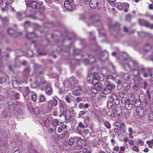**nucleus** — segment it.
Returning a JSON list of instances; mask_svg holds the SVG:
<instances>
[{
    "instance_id": "nucleus-1",
    "label": "nucleus",
    "mask_w": 153,
    "mask_h": 153,
    "mask_svg": "<svg viewBox=\"0 0 153 153\" xmlns=\"http://www.w3.org/2000/svg\"><path fill=\"white\" fill-rule=\"evenodd\" d=\"M145 113L143 107L141 106H139L136 109L135 113L134 115V117L136 119L140 120L144 117Z\"/></svg>"
},
{
    "instance_id": "nucleus-2",
    "label": "nucleus",
    "mask_w": 153,
    "mask_h": 153,
    "mask_svg": "<svg viewBox=\"0 0 153 153\" xmlns=\"http://www.w3.org/2000/svg\"><path fill=\"white\" fill-rule=\"evenodd\" d=\"M94 80H102L99 77V75L97 73H94L91 78L90 76H88L87 77L88 82L89 83H91L94 85Z\"/></svg>"
},
{
    "instance_id": "nucleus-3",
    "label": "nucleus",
    "mask_w": 153,
    "mask_h": 153,
    "mask_svg": "<svg viewBox=\"0 0 153 153\" xmlns=\"http://www.w3.org/2000/svg\"><path fill=\"white\" fill-rule=\"evenodd\" d=\"M138 22L139 24L141 26H144L151 29H153V24L150 23L146 20L140 19L138 20Z\"/></svg>"
},
{
    "instance_id": "nucleus-4",
    "label": "nucleus",
    "mask_w": 153,
    "mask_h": 153,
    "mask_svg": "<svg viewBox=\"0 0 153 153\" xmlns=\"http://www.w3.org/2000/svg\"><path fill=\"white\" fill-rule=\"evenodd\" d=\"M74 138L77 140L76 142L78 148L86 146L87 143L85 140L82 139L80 137H75Z\"/></svg>"
},
{
    "instance_id": "nucleus-5",
    "label": "nucleus",
    "mask_w": 153,
    "mask_h": 153,
    "mask_svg": "<svg viewBox=\"0 0 153 153\" xmlns=\"http://www.w3.org/2000/svg\"><path fill=\"white\" fill-rule=\"evenodd\" d=\"M141 71H143V77L145 78L147 77L150 74L151 77L153 78V70L150 69V68H147L145 69H142Z\"/></svg>"
},
{
    "instance_id": "nucleus-6",
    "label": "nucleus",
    "mask_w": 153,
    "mask_h": 153,
    "mask_svg": "<svg viewBox=\"0 0 153 153\" xmlns=\"http://www.w3.org/2000/svg\"><path fill=\"white\" fill-rule=\"evenodd\" d=\"M73 89L72 94L76 96L80 95L82 91V87L76 86L74 87Z\"/></svg>"
},
{
    "instance_id": "nucleus-7",
    "label": "nucleus",
    "mask_w": 153,
    "mask_h": 153,
    "mask_svg": "<svg viewBox=\"0 0 153 153\" xmlns=\"http://www.w3.org/2000/svg\"><path fill=\"white\" fill-rule=\"evenodd\" d=\"M57 100L55 98L48 101V108L51 109L56 106L57 104Z\"/></svg>"
},
{
    "instance_id": "nucleus-8",
    "label": "nucleus",
    "mask_w": 153,
    "mask_h": 153,
    "mask_svg": "<svg viewBox=\"0 0 153 153\" xmlns=\"http://www.w3.org/2000/svg\"><path fill=\"white\" fill-rule=\"evenodd\" d=\"M98 0H91L89 2V6L92 9L95 8L98 6Z\"/></svg>"
},
{
    "instance_id": "nucleus-9",
    "label": "nucleus",
    "mask_w": 153,
    "mask_h": 153,
    "mask_svg": "<svg viewBox=\"0 0 153 153\" xmlns=\"http://www.w3.org/2000/svg\"><path fill=\"white\" fill-rule=\"evenodd\" d=\"M34 67L35 69V72L37 75L40 74L42 73V68L40 65L38 64H35Z\"/></svg>"
},
{
    "instance_id": "nucleus-10",
    "label": "nucleus",
    "mask_w": 153,
    "mask_h": 153,
    "mask_svg": "<svg viewBox=\"0 0 153 153\" xmlns=\"http://www.w3.org/2000/svg\"><path fill=\"white\" fill-rule=\"evenodd\" d=\"M110 99L112 100V101L114 102L117 105L119 104V101L118 100L117 95L115 94H112L111 95L109 96Z\"/></svg>"
},
{
    "instance_id": "nucleus-11",
    "label": "nucleus",
    "mask_w": 153,
    "mask_h": 153,
    "mask_svg": "<svg viewBox=\"0 0 153 153\" xmlns=\"http://www.w3.org/2000/svg\"><path fill=\"white\" fill-rule=\"evenodd\" d=\"M145 69L144 68H141L138 70L134 69L133 71V74L135 76H138L140 75V74H142L143 76V71H141V69Z\"/></svg>"
},
{
    "instance_id": "nucleus-12",
    "label": "nucleus",
    "mask_w": 153,
    "mask_h": 153,
    "mask_svg": "<svg viewBox=\"0 0 153 153\" xmlns=\"http://www.w3.org/2000/svg\"><path fill=\"white\" fill-rule=\"evenodd\" d=\"M94 86L95 89L97 91L101 90L102 88V85L100 82H94Z\"/></svg>"
},
{
    "instance_id": "nucleus-13",
    "label": "nucleus",
    "mask_w": 153,
    "mask_h": 153,
    "mask_svg": "<svg viewBox=\"0 0 153 153\" xmlns=\"http://www.w3.org/2000/svg\"><path fill=\"white\" fill-rule=\"evenodd\" d=\"M22 91L24 97H25V96H26L29 94L30 91L28 87H25L22 88Z\"/></svg>"
},
{
    "instance_id": "nucleus-14",
    "label": "nucleus",
    "mask_w": 153,
    "mask_h": 153,
    "mask_svg": "<svg viewBox=\"0 0 153 153\" xmlns=\"http://www.w3.org/2000/svg\"><path fill=\"white\" fill-rule=\"evenodd\" d=\"M34 9H36L39 8L40 4L35 1H31L30 2V6Z\"/></svg>"
},
{
    "instance_id": "nucleus-15",
    "label": "nucleus",
    "mask_w": 153,
    "mask_h": 153,
    "mask_svg": "<svg viewBox=\"0 0 153 153\" xmlns=\"http://www.w3.org/2000/svg\"><path fill=\"white\" fill-rule=\"evenodd\" d=\"M64 85L65 88H68L71 87L72 84L70 81L68 80H66L64 81Z\"/></svg>"
},
{
    "instance_id": "nucleus-16",
    "label": "nucleus",
    "mask_w": 153,
    "mask_h": 153,
    "mask_svg": "<svg viewBox=\"0 0 153 153\" xmlns=\"http://www.w3.org/2000/svg\"><path fill=\"white\" fill-rule=\"evenodd\" d=\"M67 125L66 124H63L58 128L57 131L59 133L62 132L63 131L65 128H67Z\"/></svg>"
},
{
    "instance_id": "nucleus-17",
    "label": "nucleus",
    "mask_w": 153,
    "mask_h": 153,
    "mask_svg": "<svg viewBox=\"0 0 153 153\" xmlns=\"http://www.w3.org/2000/svg\"><path fill=\"white\" fill-rule=\"evenodd\" d=\"M89 107V105L87 103H85L84 105L83 103H80L78 105V107L80 109L84 108L85 109L88 108Z\"/></svg>"
},
{
    "instance_id": "nucleus-18",
    "label": "nucleus",
    "mask_w": 153,
    "mask_h": 153,
    "mask_svg": "<svg viewBox=\"0 0 153 153\" xmlns=\"http://www.w3.org/2000/svg\"><path fill=\"white\" fill-rule=\"evenodd\" d=\"M26 36L27 39H32L34 38L35 37H37L33 33H28L26 34Z\"/></svg>"
},
{
    "instance_id": "nucleus-19",
    "label": "nucleus",
    "mask_w": 153,
    "mask_h": 153,
    "mask_svg": "<svg viewBox=\"0 0 153 153\" xmlns=\"http://www.w3.org/2000/svg\"><path fill=\"white\" fill-rule=\"evenodd\" d=\"M133 105L132 104L129 102L128 101L126 103L125 107L127 110H130L132 108Z\"/></svg>"
},
{
    "instance_id": "nucleus-20",
    "label": "nucleus",
    "mask_w": 153,
    "mask_h": 153,
    "mask_svg": "<svg viewBox=\"0 0 153 153\" xmlns=\"http://www.w3.org/2000/svg\"><path fill=\"white\" fill-rule=\"evenodd\" d=\"M38 53L40 55H45L46 53V51L44 49V47H42L38 50Z\"/></svg>"
},
{
    "instance_id": "nucleus-21",
    "label": "nucleus",
    "mask_w": 153,
    "mask_h": 153,
    "mask_svg": "<svg viewBox=\"0 0 153 153\" xmlns=\"http://www.w3.org/2000/svg\"><path fill=\"white\" fill-rule=\"evenodd\" d=\"M52 124L53 127L56 128V127L58 125H59V121L56 119H53L52 120Z\"/></svg>"
},
{
    "instance_id": "nucleus-22",
    "label": "nucleus",
    "mask_w": 153,
    "mask_h": 153,
    "mask_svg": "<svg viewBox=\"0 0 153 153\" xmlns=\"http://www.w3.org/2000/svg\"><path fill=\"white\" fill-rule=\"evenodd\" d=\"M120 25L118 23H116L112 26V28L114 31L117 30H119Z\"/></svg>"
},
{
    "instance_id": "nucleus-23",
    "label": "nucleus",
    "mask_w": 153,
    "mask_h": 153,
    "mask_svg": "<svg viewBox=\"0 0 153 153\" xmlns=\"http://www.w3.org/2000/svg\"><path fill=\"white\" fill-rule=\"evenodd\" d=\"M71 3L66 0L65 1L64 3V6L65 8L68 10L69 9L70 7Z\"/></svg>"
},
{
    "instance_id": "nucleus-24",
    "label": "nucleus",
    "mask_w": 153,
    "mask_h": 153,
    "mask_svg": "<svg viewBox=\"0 0 153 153\" xmlns=\"http://www.w3.org/2000/svg\"><path fill=\"white\" fill-rule=\"evenodd\" d=\"M115 87V85L110 83H108L107 86V89L109 90L114 89Z\"/></svg>"
},
{
    "instance_id": "nucleus-25",
    "label": "nucleus",
    "mask_w": 153,
    "mask_h": 153,
    "mask_svg": "<svg viewBox=\"0 0 153 153\" xmlns=\"http://www.w3.org/2000/svg\"><path fill=\"white\" fill-rule=\"evenodd\" d=\"M120 128H121L122 131L125 132L126 131V125L124 123H122L120 126Z\"/></svg>"
},
{
    "instance_id": "nucleus-26",
    "label": "nucleus",
    "mask_w": 153,
    "mask_h": 153,
    "mask_svg": "<svg viewBox=\"0 0 153 153\" xmlns=\"http://www.w3.org/2000/svg\"><path fill=\"white\" fill-rule=\"evenodd\" d=\"M151 49V47L148 44L146 45L145 46L144 50L146 52L149 51Z\"/></svg>"
},
{
    "instance_id": "nucleus-27",
    "label": "nucleus",
    "mask_w": 153,
    "mask_h": 153,
    "mask_svg": "<svg viewBox=\"0 0 153 153\" xmlns=\"http://www.w3.org/2000/svg\"><path fill=\"white\" fill-rule=\"evenodd\" d=\"M89 61L91 64L95 62V59L93 56H90L89 57Z\"/></svg>"
},
{
    "instance_id": "nucleus-28",
    "label": "nucleus",
    "mask_w": 153,
    "mask_h": 153,
    "mask_svg": "<svg viewBox=\"0 0 153 153\" xmlns=\"http://www.w3.org/2000/svg\"><path fill=\"white\" fill-rule=\"evenodd\" d=\"M74 142V138L71 137L70 138L68 142V144L69 146H72Z\"/></svg>"
},
{
    "instance_id": "nucleus-29",
    "label": "nucleus",
    "mask_w": 153,
    "mask_h": 153,
    "mask_svg": "<svg viewBox=\"0 0 153 153\" xmlns=\"http://www.w3.org/2000/svg\"><path fill=\"white\" fill-rule=\"evenodd\" d=\"M112 101L111 100H108L107 103V106L109 109H111L112 107L113 103Z\"/></svg>"
},
{
    "instance_id": "nucleus-30",
    "label": "nucleus",
    "mask_w": 153,
    "mask_h": 153,
    "mask_svg": "<svg viewBox=\"0 0 153 153\" xmlns=\"http://www.w3.org/2000/svg\"><path fill=\"white\" fill-rule=\"evenodd\" d=\"M151 100L148 99L147 97L144 98V102L146 105H149L150 104Z\"/></svg>"
},
{
    "instance_id": "nucleus-31",
    "label": "nucleus",
    "mask_w": 153,
    "mask_h": 153,
    "mask_svg": "<svg viewBox=\"0 0 153 153\" xmlns=\"http://www.w3.org/2000/svg\"><path fill=\"white\" fill-rule=\"evenodd\" d=\"M78 148L80 149V151L81 152H82L83 153H86L87 151V149L84 147L80 148Z\"/></svg>"
},
{
    "instance_id": "nucleus-32",
    "label": "nucleus",
    "mask_w": 153,
    "mask_h": 153,
    "mask_svg": "<svg viewBox=\"0 0 153 153\" xmlns=\"http://www.w3.org/2000/svg\"><path fill=\"white\" fill-rule=\"evenodd\" d=\"M81 52V50L79 49H75L74 50V54L75 55L79 54Z\"/></svg>"
},
{
    "instance_id": "nucleus-33",
    "label": "nucleus",
    "mask_w": 153,
    "mask_h": 153,
    "mask_svg": "<svg viewBox=\"0 0 153 153\" xmlns=\"http://www.w3.org/2000/svg\"><path fill=\"white\" fill-rule=\"evenodd\" d=\"M138 35L140 37H144L146 34V33L143 31L138 32Z\"/></svg>"
},
{
    "instance_id": "nucleus-34",
    "label": "nucleus",
    "mask_w": 153,
    "mask_h": 153,
    "mask_svg": "<svg viewBox=\"0 0 153 153\" xmlns=\"http://www.w3.org/2000/svg\"><path fill=\"white\" fill-rule=\"evenodd\" d=\"M121 129L120 127L118 128H115L114 129V132L115 133H117L119 134L120 131Z\"/></svg>"
},
{
    "instance_id": "nucleus-35",
    "label": "nucleus",
    "mask_w": 153,
    "mask_h": 153,
    "mask_svg": "<svg viewBox=\"0 0 153 153\" xmlns=\"http://www.w3.org/2000/svg\"><path fill=\"white\" fill-rule=\"evenodd\" d=\"M30 69L29 68H28L26 69L24 71V73L27 76V75H28L30 72Z\"/></svg>"
},
{
    "instance_id": "nucleus-36",
    "label": "nucleus",
    "mask_w": 153,
    "mask_h": 153,
    "mask_svg": "<svg viewBox=\"0 0 153 153\" xmlns=\"http://www.w3.org/2000/svg\"><path fill=\"white\" fill-rule=\"evenodd\" d=\"M104 125L105 127H107L108 129L110 128L111 127L108 121H106L105 122Z\"/></svg>"
},
{
    "instance_id": "nucleus-37",
    "label": "nucleus",
    "mask_w": 153,
    "mask_h": 153,
    "mask_svg": "<svg viewBox=\"0 0 153 153\" xmlns=\"http://www.w3.org/2000/svg\"><path fill=\"white\" fill-rule=\"evenodd\" d=\"M7 31L10 35L14 34L15 33V31L11 28L7 30Z\"/></svg>"
},
{
    "instance_id": "nucleus-38",
    "label": "nucleus",
    "mask_w": 153,
    "mask_h": 153,
    "mask_svg": "<svg viewBox=\"0 0 153 153\" xmlns=\"http://www.w3.org/2000/svg\"><path fill=\"white\" fill-rule=\"evenodd\" d=\"M71 79L75 84H76L78 83V81L75 77L72 76L71 77Z\"/></svg>"
},
{
    "instance_id": "nucleus-39",
    "label": "nucleus",
    "mask_w": 153,
    "mask_h": 153,
    "mask_svg": "<svg viewBox=\"0 0 153 153\" xmlns=\"http://www.w3.org/2000/svg\"><path fill=\"white\" fill-rule=\"evenodd\" d=\"M137 143L141 146H143L144 144V142L140 139H138L137 140Z\"/></svg>"
},
{
    "instance_id": "nucleus-40",
    "label": "nucleus",
    "mask_w": 153,
    "mask_h": 153,
    "mask_svg": "<svg viewBox=\"0 0 153 153\" xmlns=\"http://www.w3.org/2000/svg\"><path fill=\"white\" fill-rule=\"evenodd\" d=\"M123 32L126 33H128L129 31V30L127 27L124 26L123 27Z\"/></svg>"
},
{
    "instance_id": "nucleus-41",
    "label": "nucleus",
    "mask_w": 153,
    "mask_h": 153,
    "mask_svg": "<svg viewBox=\"0 0 153 153\" xmlns=\"http://www.w3.org/2000/svg\"><path fill=\"white\" fill-rule=\"evenodd\" d=\"M110 70L111 72L113 74H115L116 72L115 68L113 65H111V68L110 69Z\"/></svg>"
},
{
    "instance_id": "nucleus-42",
    "label": "nucleus",
    "mask_w": 153,
    "mask_h": 153,
    "mask_svg": "<svg viewBox=\"0 0 153 153\" xmlns=\"http://www.w3.org/2000/svg\"><path fill=\"white\" fill-rule=\"evenodd\" d=\"M131 16L130 15H128L126 16V20L128 22H130L131 19Z\"/></svg>"
},
{
    "instance_id": "nucleus-43",
    "label": "nucleus",
    "mask_w": 153,
    "mask_h": 153,
    "mask_svg": "<svg viewBox=\"0 0 153 153\" xmlns=\"http://www.w3.org/2000/svg\"><path fill=\"white\" fill-rule=\"evenodd\" d=\"M56 128H55L54 127L52 128H51L49 130L50 133L51 134L54 133L55 132H56Z\"/></svg>"
},
{
    "instance_id": "nucleus-44",
    "label": "nucleus",
    "mask_w": 153,
    "mask_h": 153,
    "mask_svg": "<svg viewBox=\"0 0 153 153\" xmlns=\"http://www.w3.org/2000/svg\"><path fill=\"white\" fill-rule=\"evenodd\" d=\"M101 55L102 56H105V58H106L108 56V53L107 52L104 51V52L102 53Z\"/></svg>"
},
{
    "instance_id": "nucleus-45",
    "label": "nucleus",
    "mask_w": 153,
    "mask_h": 153,
    "mask_svg": "<svg viewBox=\"0 0 153 153\" xmlns=\"http://www.w3.org/2000/svg\"><path fill=\"white\" fill-rule=\"evenodd\" d=\"M30 25V23L29 22L26 21L24 24V26L25 28H27L29 27Z\"/></svg>"
},
{
    "instance_id": "nucleus-46",
    "label": "nucleus",
    "mask_w": 153,
    "mask_h": 153,
    "mask_svg": "<svg viewBox=\"0 0 153 153\" xmlns=\"http://www.w3.org/2000/svg\"><path fill=\"white\" fill-rule=\"evenodd\" d=\"M85 114V111H79V114L78 115V118H80L82 116L84 115Z\"/></svg>"
},
{
    "instance_id": "nucleus-47",
    "label": "nucleus",
    "mask_w": 153,
    "mask_h": 153,
    "mask_svg": "<svg viewBox=\"0 0 153 153\" xmlns=\"http://www.w3.org/2000/svg\"><path fill=\"white\" fill-rule=\"evenodd\" d=\"M32 98L33 101H36V95L35 94H33L32 95Z\"/></svg>"
},
{
    "instance_id": "nucleus-48",
    "label": "nucleus",
    "mask_w": 153,
    "mask_h": 153,
    "mask_svg": "<svg viewBox=\"0 0 153 153\" xmlns=\"http://www.w3.org/2000/svg\"><path fill=\"white\" fill-rule=\"evenodd\" d=\"M19 83V82H18L17 80H14L13 82V86L16 87L18 85Z\"/></svg>"
},
{
    "instance_id": "nucleus-49",
    "label": "nucleus",
    "mask_w": 153,
    "mask_h": 153,
    "mask_svg": "<svg viewBox=\"0 0 153 153\" xmlns=\"http://www.w3.org/2000/svg\"><path fill=\"white\" fill-rule=\"evenodd\" d=\"M149 119L150 120H153V113L152 112L149 114L148 116Z\"/></svg>"
},
{
    "instance_id": "nucleus-50",
    "label": "nucleus",
    "mask_w": 153,
    "mask_h": 153,
    "mask_svg": "<svg viewBox=\"0 0 153 153\" xmlns=\"http://www.w3.org/2000/svg\"><path fill=\"white\" fill-rule=\"evenodd\" d=\"M6 81V79L4 77H0V83L3 84Z\"/></svg>"
},
{
    "instance_id": "nucleus-51",
    "label": "nucleus",
    "mask_w": 153,
    "mask_h": 153,
    "mask_svg": "<svg viewBox=\"0 0 153 153\" xmlns=\"http://www.w3.org/2000/svg\"><path fill=\"white\" fill-rule=\"evenodd\" d=\"M65 100L66 102L68 103H71V99L70 98L66 96L65 98Z\"/></svg>"
},
{
    "instance_id": "nucleus-52",
    "label": "nucleus",
    "mask_w": 153,
    "mask_h": 153,
    "mask_svg": "<svg viewBox=\"0 0 153 153\" xmlns=\"http://www.w3.org/2000/svg\"><path fill=\"white\" fill-rule=\"evenodd\" d=\"M147 97H146L148 99H149L151 100V92L149 91H147Z\"/></svg>"
},
{
    "instance_id": "nucleus-53",
    "label": "nucleus",
    "mask_w": 153,
    "mask_h": 153,
    "mask_svg": "<svg viewBox=\"0 0 153 153\" xmlns=\"http://www.w3.org/2000/svg\"><path fill=\"white\" fill-rule=\"evenodd\" d=\"M133 149L135 151L137 152H138L139 151V148L136 146H134L133 147Z\"/></svg>"
},
{
    "instance_id": "nucleus-54",
    "label": "nucleus",
    "mask_w": 153,
    "mask_h": 153,
    "mask_svg": "<svg viewBox=\"0 0 153 153\" xmlns=\"http://www.w3.org/2000/svg\"><path fill=\"white\" fill-rule=\"evenodd\" d=\"M78 126L82 128H84L85 127V126L81 122L79 123Z\"/></svg>"
},
{
    "instance_id": "nucleus-55",
    "label": "nucleus",
    "mask_w": 153,
    "mask_h": 153,
    "mask_svg": "<svg viewBox=\"0 0 153 153\" xmlns=\"http://www.w3.org/2000/svg\"><path fill=\"white\" fill-rule=\"evenodd\" d=\"M125 7L126 8L125 11L127 12V8H128L129 5L128 4L125 3H124Z\"/></svg>"
},
{
    "instance_id": "nucleus-56",
    "label": "nucleus",
    "mask_w": 153,
    "mask_h": 153,
    "mask_svg": "<svg viewBox=\"0 0 153 153\" xmlns=\"http://www.w3.org/2000/svg\"><path fill=\"white\" fill-rule=\"evenodd\" d=\"M84 62L86 65L91 64L89 61V58L88 59H85L84 60Z\"/></svg>"
},
{
    "instance_id": "nucleus-57",
    "label": "nucleus",
    "mask_w": 153,
    "mask_h": 153,
    "mask_svg": "<svg viewBox=\"0 0 153 153\" xmlns=\"http://www.w3.org/2000/svg\"><path fill=\"white\" fill-rule=\"evenodd\" d=\"M89 130L88 129H85L83 131V133L84 134H87L89 132Z\"/></svg>"
},
{
    "instance_id": "nucleus-58",
    "label": "nucleus",
    "mask_w": 153,
    "mask_h": 153,
    "mask_svg": "<svg viewBox=\"0 0 153 153\" xmlns=\"http://www.w3.org/2000/svg\"><path fill=\"white\" fill-rule=\"evenodd\" d=\"M53 90L50 87L48 86V95H51L52 92Z\"/></svg>"
},
{
    "instance_id": "nucleus-59",
    "label": "nucleus",
    "mask_w": 153,
    "mask_h": 153,
    "mask_svg": "<svg viewBox=\"0 0 153 153\" xmlns=\"http://www.w3.org/2000/svg\"><path fill=\"white\" fill-rule=\"evenodd\" d=\"M113 150L117 152L119 150V147L118 146H115L113 148Z\"/></svg>"
},
{
    "instance_id": "nucleus-60",
    "label": "nucleus",
    "mask_w": 153,
    "mask_h": 153,
    "mask_svg": "<svg viewBox=\"0 0 153 153\" xmlns=\"http://www.w3.org/2000/svg\"><path fill=\"white\" fill-rule=\"evenodd\" d=\"M146 143L148 145V146L150 148H151L152 147V143H150V141H147L146 142Z\"/></svg>"
},
{
    "instance_id": "nucleus-61",
    "label": "nucleus",
    "mask_w": 153,
    "mask_h": 153,
    "mask_svg": "<svg viewBox=\"0 0 153 153\" xmlns=\"http://www.w3.org/2000/svg\"><path fill=\"white\" fill-rule=\"evenodd\" d=\"M45 100V97L43 95H42L40 98V101L41 102H43Z\"/></svg>"
},
{
    "instance_id": "nucleus-62",
    "label": "nucleus",
    "mask_w": 153,
    "mask_h": 153,
    "mask_svg": "<svg viewBox=\"0 0 153 153\" xmlns=\"http://www.w3.org/2000/svg\"><path fill=\"white\" fill-rule=\"evenodd\" d=\"M33 27L34 29H37V28H38L39 27V26L37 24L34 23L33 24Z\"/></svg>"
},
{
    "instance_id": "nucleus-63",
    "label": "nucleus",
    "mask_w": 153,
    "mask_h": 153,
    "mask_svg": "<svg viewBox=\"0 0 153 153\" xmlns=\"http://www.w3.org/2000/svg\"><path fill=\"white\" fill-rule=\"evenodd\" d=\"M128 143L130 145L133 146L134 145V141L132 140H130L128 141Z\"/></svg>"
},
{
    "instance_id": "nucleus-64",
    "label": "nucleus",
    "mask_w": 153,
    "mask_h": 153,
    "mask_svg": "<svg viewBox=\"0 0 153 153\" xmlns=\"http://www.w3.org/2000/svg\"><path fill=\"white\" fill-rule=\"evenodd\" d=\"M111 143L112 145L113 146H114L116 144V142L115 140L113 139H111Z\"/></svg>"
}]
</instances>
